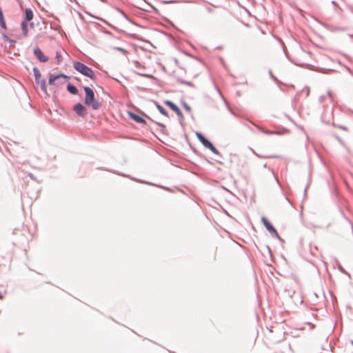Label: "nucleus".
Wrapping results in <instances>:
<instances>
[{"label":"nucleus","mask_w":353,"mask_h":353,"mask_svg":"<svg viewBox=\"0 0 353 353\" xmlns=\"http://www.w3.org/2000/svg\"><path fill=\"white\" fill-rule=\"evenodd\" d=\"M73 110L77 115L81 117H84L88 113L86 108L80 103H78L74 105Z\"/></svg>","instance_id":"423d86ee"},{"label":"nucleus","mask_w":353,"mask_h":353,"mask_svg":"<svg viewBox=\"0 0 353 353\" xmlns=\"http://www.w3.org/2000/svg\"><path fill=\"white\" fill-rule=\"evenodd\" d=\"M165 104L167 105L168 107H170L176 114L179 116L181 115V112L180 109L172 101H165Z\"/></svg>","instance_id":"1a4fd4ad"},{"label":"nucleus","mask_w":353,"mask_h":353,"mask_svg":"<svg viewBox=\"0 0 353 353\" xmlns=\"http://www.w3.org/2000/svg\"><path fill=\"white\" fill-rule=\"evenodd\" d=\"M28 21L24 20L21 23V29L24 37H27L28 35Z\"/></svg>","instance_id":"f8f14e48"},{"label":"nucleus","mask_w":353,"mask_h":353,"mask_svg":"<svg viewBox=\"0 0 353 353\" xmlns=\"http://www.w3.org/2000/svg\"><path fill=\"white\" fill-rule=\"evenodd\" d=\"M185 108H186L188 110H189V111L190 110V107H188V105H185Z\"/></svg>","instance_id":"6ab92c4d"},{"label":"nucleus","mask_w":353,"mask_h":353,"mask_svg":"<svg viewBox=\"0 0 353 353\" xmlns=\"http://www.w3.org/2000/svg\"><path fill=\"white\" fill-rule=\"evenodd\" d=\"M196 137L205 148L210 149L214 154H219V151L216 150V148L212 144L210 141L205 139L201 133H196Z\"/></svg>","instance_id":"7ed1b4c3"},{"label":"nucleus","mask_w":353,"mask_h":353,"mask_svg":"<svg viewBox=\"0 0 353 353\" xmlns=\"http://www.w3.org/2000/svg\"><path fill=\"white\" fill-rule=\"evenodd\" d=\"M34 54L39 59L40 61L46 62L48 61V58L46 56H44V54L39 48L34 49Z\"/></svg>","instance_id":"6e6552de"},{"label":"nucleus","mask_w":353,"mask_h":353,"mask_svg":"<svg viewBox=\"0 0 353 353\" xmlns=\"http://www.w3.org/2000/svg\"><path fill=\"white\" fill-rule=\"evenodd\" d=\"M67 90L72 94H77L78 92L77 88L71 84L68 85Z\"/></svg>","instance_id":"ddd939ff"},{"label":"nucleus","mask_w":353,"mask_h":353,"mask_svg":"<svg viewBox=\"0 0 353 353\" xmlns=\"http://www.w3.org/2000/svg\"><path fill=\"white\" fill-rule=\"evenodd\" d=\"M261 221L265 225V228L272 234H274L276 236H279V234L276 232V230L274 229V228L272 226V225L270 223V221L265 218L262 217Z\"/></svg>","instance_id":"0eeeda50"},{"label":"nucleus","mask_w":353,"mask_h":353,"mask_svg":"<svg viewBox=\"0 0 353 353\" xmlns=\"http://www.w3.org/2000/svg\"><path fill=\"white\" fill-rule=\"evenodd\" d=\"M68 76L63 74H59L57 75L50 74L49 78V84L56 85L59 83V80L61 79H68Z\"/></svg>","instance_id":"39448f33"},{"label":"nucleus","mask_w":353,"mask_h":353,"mask_svg":"<svg viewBox=\"0 0 353 353\" xmlns=\"http://www.w3.org/2000/svg\"><path fill=\"white\" fill-rule=\"evenodd\" d=\"M34 73L35 81H36L37 83L41 85L42 90L46 93L47 90H46V81L43 79L40 80L41 75L39 70L37 68H34Z\"/></svg>","instance_id":"20e7f679"},{"label":"nucleus","mask_w":353,"mask_h":353,"mask_svg":"<svg viewBox=\"0 0 353 353\" xmlns=\"http://www.w3.org/2000/svg\"><path fill=\"white\" fill-rule=\"evenodd\" d=\"M3 21H5V20L3 18V12L1 10V9L0 8V23Z\"/></svg>","instance_id":"2eb2a0df"},{"label":"nucleus","mask_w":353,"mask_h":353,"mask_svg":"<svg viewBox=\"0 0 353 353\" xmlns=\"http://www.w3.org/2000/svg\"><path fill=\"white\" fill-rule=\"evenodd\" d=\"M57 59L58 63H60L61 61V57L59 52H57Z\"/></svg>","instance_id":"dca6fc26"},{"label":"nucleus","mask_w":353,"mask_h":353,"mask_svg":"<svg viewBox=\"0 0 353 353\" xmlns=\"http://www.w3.org/2000/svg\"><path fill=\"white\" fill-rule=\"evenodd\" d=\"M25 21H30L33 19V12L30 8H26L25 10Z\"/></svg>","instance_id":"9b49d317"},{"label":"nucleus","mask_w":353,"mask_h":353,"mask_svg":"<svg viewBox=\"0 0 353 353\" xmlns=\"http://www.w3.org/2000/svg\"><path fill=\"white\" fill-rule=\"evenodd\" d=\"M351 343L353 345V341H351Z\"/></svg>","instance_id":"4be33fe9"},{"label":"nucleus","mask_w":353,"mask_h":353,"mask_svg":"<svg viewBox=\"0 0 353 353\" xmlns=\"http://www.w3.org/2000/svg\"><path fill=\"white\" fill-rule=\"evenodd\" d=\"M157 108L161 114H162L163 115H164L167 117H168V114L167 111L162 106H161L160 105H157Z\"/></svg>","instance_id":"4468645a"},{"label":"nucleus","mask_w":353,"mask_h":353,"mask_svg":"<svg viewBox=\"0 0 353 353\" xmlns=\"http://www.w3.org/2000/svg\"><path fill=\"white\" fill-rule=\"evenodd\" d=\"M265 133L270 134V132H269L268 131H265Z\"/></svg>","instance_id":"412c9836"},{"label":"nucleus","mask_w":353,"mask_h":353,"mask_svg":"<svg viewBox=\"0 0 353 353\" xmlns=\"http://www.w3.org/2000/svg\"><path fill=\"white\" fill-rule=\"evenodd\" d=\"M73 66L76 70L81 73L82 74L94 79L95 77L94 72L93 70L84 65L83 63L75 61L73 63Z\"/></svg>","instance_id":"f03ea898"},{"label":"nucleus","mask_w":353,"mask_h":353,"mask_svg":"<svg viewBox=\"0 0 353 353\" xmlns=\"http://www.w3.org/2000/svg\"><path fill=\"white\" fill-rule=\"evenodd\" d=\"M117 50H119V51H121V52H122L123 53H126V51L124 49H123V48H118Z\"/></svg>","instance_id":"a211bd4d"},{"label":"nucleus","mask_w":353,"mask_h":353,"mask_svg":"<svg viewBox=\"0 0 353 353\" xmlns=\"http://www.w3.org/2000/svg\"><path fill=\"white\" fill-rule=\"evenodd\" d=\"M3 298V296L1 294V293L0 292V299H1Z\"/></svg>","instance_id":"aec40b11"},{"label":"nucleus","mask_w":353,"mask_h":353,"mask_svg":"<svg viewBox=\"0 0 353 353\" xmlns=\"http://www.w3.org/2000/svg\"><path fill=\"white\" fill-rule=\"evenodd\" d=\"M129 116L132 119H133L134 121H136L138 123H145V120L141 117H140L136 114L129 112Z\"/></svg>","instance_id":"9d476101"},{"label":"nucleus","mask_w":353,"mask_h":353,"mask_svg":"<svg viewBox=\"0 0 353 353\" xmlns=\"http://www.w3.org/2000/svg\"><path fill=\"white\" fill-rule=\"evenodd\" d=\"M84 91L85 92L84 100L85 105L90 106L94 110H99L101 103L95 99L94 91L89 87H84Z\"/></svg>","instance_id":"f257e3e1"},{"label":"nucleus","mask_w":353,"mask_h":353,"mask_svg":"<svg viewBox=\"0 0 353 353\" xmlns=\"http://www.w3.org/2000/svg\"><path fill=\"white\" fill-rule=\"evenodd\" d=\"M0 24H1V27H2L3 28H4V29H6V22H5V21H1V22L0 23Z\"/></svg>","instance_id":"f3484780"}]
</instances>
